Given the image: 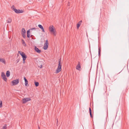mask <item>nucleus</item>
Wrapping results in <instances>:
<instances>
[{"mask_svg": "<svg viewBox=\"0 0 129 129\" xmlns=\"http://www.w3.org/2000/svg\"><path fill=\"white\" fill-rule=\"evenodd\" d=\"M41 29L42 30V31L43 32H44V33L45 32V31L44 30V28L43 27H42V28Z\"/></svg>", "mask_w": 129, "mask_h": 129, "instance_id": "nucleus-28", "label": "nucleus"}, {"mask_svg": "<svg viewBox=\"0 0 129 129\" xmlns=\"http://www.w3.org/2000/svg\"><path fill=\"white\" fill-rule=\"evenodd\" d=\"M100 53L101 52H100L99 53V56H100Z\"/></svg>", "mask_w": 129, "mask_h": 129, "instance_id": "nucleus-33", "label": "nucleus"}, {"mask_svg": "<svg viewBox=\"0 0 129 129\" xmlns=\"http://www.w3.org/2000/svg\"><path fill=\"white\" fill-rule=\"evenodd\" d=\"M38 26L41 29L43 27L42 26L41 24H39L38 25Z\"/></svg>", "mask_w": 129, "mask_h": 129, "instance_id": "nucleus-25", "label": "nucleus"}, {"mask_svg": "<svg viewBox=\"0 0 129 129\" xmlns=\"http://www.w3.org/2000/svg\"><path fill=\"white\" fill-rule=\"evenodd\" d=\"M42 67V65H41V67H40L41 68Z\"/></svg>", "mask_w": 129, "mask_h": 129, "instance_id": "nucleus-34", "label": "nucleus"}, {"mask_svg": "<svg viewBox=\"0 0 129 129\" xmlns=\"http://www.w3.org/2000/svg\"><path fill=\"white\" fill-rule=\"evenodd\" d=\"M82 22V21L81 20L79 21L78 23L77 24V27L78 29V28L80 26Z\"/></svg>", "mask_w": 129, "mask_h": 129, "instance_id": "nucleus-12", "label": "nucleus"}, {"mask_svg": "<svg viewBox=\"0 0 129 129\" xmlns=\"http://www.w3.org/2000/svg\"><path fill=\"white\" fill-rule=\"evenodd\" d=\"M61 62V58H60V59L59 60L58 64V67L55 72V73H59L61 70V65L60 64Z\"/></svg>", "mask_w": 129, "mask_h": 129, "instance_id": "nucleus-2", "label": "nucleus"}, {"mask_svg": "<svg viewBox=\"0 0 129 129\" xmlns=\"http://www.w3.org/2000/svg\"><path fill=\"white\" fill-rule=\"evenodd\" d=\"M15 10V11L14 12L16 13H21L23 12V11L22 10H17V9Z\"/></svg>", "mask_w": 129, "mask_h": 129, "instance_id": "nucleus-8", "label": "nucleus"}, {"mask_svg": "<svg viewBox=\"0 0 129 129\" xmlns=\"http://www.w3.org/2000/svg\"><path fill=\"white\" fill-rule=\"evenodd\" d=\"M99 53L100 52H101V48H100V47L99 48Z\"/></svg>", "mask_w": 129, "mask_h": 129, "instance_id": "nucleus-29", "label": "nucleus"}, {"mask_svg": "<svg viewBox=\"0 0 129 129\" xmlns=\"http://www.w3.org/2000/svg\"><path fill=\"white\" fill-rule=\"evenodd\" d=\"M68 6H70V3L69 2L68 3Z\"/></svg>", "mask_w": 129, "mask_h": 129, "instance_id": "nucleus-32", "label": "nucleus"}, {"mask_svg": "<svg viewBox=\"0 0 129 129\" xmlns=\"http://www.w3.org/2000/svg\"><path fill=\"white\" fill-rule=\"evenodd\" d=\"M11 8L12 9V10H14V11H15V10H16V9L15 7L14 6V5L12 7H11Z\"/></svg>", "mask_w": 129, "mask_h": 129, "instance_id": "nucleus-23", "label": "nucleus"}, {"mask_svg": "<svg viewBox=\"0 0 129 129\" xmlns=\"http://www.w3.org/2000/svg\"><path fill=\"white\" fill-rule=\"evenodd\" d=\"M26 59H23V63H24L25 62V60H26Z\"/></svg>", "mask_w": 129, "mask_h": 129, "instance_id": "nucleus-31", "label": "nucleus"}, {"mask_svg": "<svg viewBox=\"0 0 129 129\" xmlns=\"http://www.w3.org/2000/svg\"><path fill=\"white\" fill-rule=\"evenodd\" d=\"M35 50L36 52L38 53H40L41 52V50L39 49L36 46L35 47Z\"/></svg>", "mask_w": 129, "mask_h": 129, "instance_id": "nucleus-9", "label": "nucleus"}, {"mask_svg": "<svg viewBox=\"0 0 129 129\" xmlns=\"http://www.w3.org/2000/svg\"><path fill=\"white\" fill-rule=\"evenodd\" d=\"M2 129L1 128V129Z\"/></svg>", "mask_w": 129, "mask_h": 129, "instance_id": "nucleus-37", "label": "nucleus"}, {"mask_svg": "<svg viewBox=\"0 0 129 129\" xmlns=\"http://www.w3.org/2000/svg\"><path fill=\"white\" fill-rule=\"evenodd\" d=\"M18 53L20 54L22 56V57L25 54L23 52H20V51H18Z\"/></svg>", "mask_w": 129, "mask_h": 129, "instance_id": "nucleus-16", "label": "nucleus"}, {"mask_svg": "<svg viewBox=\"0 0 129 129\" xmlns=\"http://www.w3.org/2000/svg\"><path fill=\"white\" fill-rule=\"evenodd\" d=\"M37 28H31L30 30H36Z\"/></svg>", "mask_w": 129, "mask_h": 129, "instance_id": "nucleus-26", "label": "nucleus"}, {"mask_svg": "<svg viewBox=\"0 0 129 129\" xmlns=\"http://www.w3.org/2000/svg\"><path fill=\"white\" fill-rule=\"evenodd\" d=\"M22 58H23V59H26V58H27V56L25 54L22 57Z\"/></svg>", "mask_w": 129, "mask_h": 129, "instance_id": "nucleus-20", "label": "nucleus"}, {"mask_svg": "<svg viewBox=\"0 0 129 129\" xmlns=\"http://www.w3.org/2000/svg\"><path fill=\"white\" fill-rule=\"evenodd\" d=\"M49 31L51 34L55 36L56 34V31L53 25L50 26L49 27Z\"/></svg>", "mask_w": 129, "mask_h": 129, "instance_id": "nucleus-1", "label": "nucleus"}, {"mask_svg": "<svg viewBox=\"0 0 129 129\" xmlns=\"http://www.w3.org/2000/svg\"><path fill=\"white\" fill-rule=\"evenodd\" d=\"M22 41H23V42L22 43L23 44V45L24 46H26V44L24 41L23 40H22Z\"/></svg>", "mask_w": 129, "mask_h": 129, "instance_id": "nucleus-27", "label": "nucleus"}, {"mask_svg": "<svg viewBox=\"0 0 129 129\" xmlns=\"http://www.w3.org/2000/svg\"><path fill=\"white\" fill-rule=\"evenodd\" d=\"M24 79L25 82V85L26 86H28L29 85L28 84V81L25 77H24Z\"/></svg>", "mask_w": 129, "mask_h": 129, "instance_id": "nucleus-10", "label": "nucleus"}, {"mask_svg": "<svg viewBox=\"0 0 129 129\" xmlns=\"http://www.w3.org/2000/svg\"><path fill=\"white\" fill-rule=\"evenodd\" d=\"M30 29L29 30L27 31V37L28 38L30 37Z\"/></svg>", "mask_w": 129, "mask_h": 129, "instance_id": "nucleus-14", "label": "nucleus"}, {"mask_svg": "<svg viewBox=\"0 0 129 129\" xmlns=\"http://www.w3.org/2000/svg\"><path fill=\"white\" fill-rule=\"evenodd\" d=\"M19 82V79H17L16 80H13L12 81V83H13V85H17L18 83Z\"/></svg>", "mask_w": 129, "mask_h": 129, "instance_id": "nucleus-4", "label": "nucleus"}, {"mask_svg": "<svg viewBox=\"0 0 129 129\" xmlns=\"http://www.w3.org/2000/svg\"><path fill=\"white\" fill-rule=\"evenodd\" d=\"M12 21V19L10 18H9L7 20V23H10Z\"/></svg>", "mask_w": 129, "mask_h": 129, "instance_id": "nucleus-17", "label": "nucleus"}, {"mask_svg": "<svg viewBox=\"0 0 129 129\" xmlns=\"http://www.w3.org/2000/svg\"><path fill=\"white\" fill-rule=\"evenodd\" d=\"M7 124H5L4 126H3V128L2 129H6L7 128Z\"/></svg>", "mask_w": 129, "mask_h": 129, "instance_id": "nucleus-22", "label": "nucleus"}, {"mask_svg": "<svg viewBox=\"0 0 129 129\" xmlns=\"http://www.w3.org/2000/svg\"><path fill=\"white\" fill-rule=\"evenodd\" d=\"M35 84L36 87L38 86L39 85V83L38 82H35Z\"/></svg>", "mask_w": 129, "mask_h": 129, "instance_id": "nucleus-19", "label": "nucleus"}, {"mask_svg": "<svg viewBox=\"0 0 129 129\" xmlns=\"http://www.w3.org/2000/svg\"><path fill=\"white\" fill-rule=\"evenodd\" d=\"M57 122H58V120H57Z\"/></svg>", "mask_w": 129, "mask_h": 129, "instance_id": "nucleus-35", "label": "nucleus"}, {"mask_svg": "<svg viewBox=\"0 0 129 129\" xmlns=\"http://www.w3.org/2000/svg\"><path fill=\"white\" fill-rule=\"evenodd\" d=\"M20 60V59H18L17 60V63H18L19 61Z\"/></svg>", "mask_w": 129, "mask_h": 129, "instance_id": "nucleus-30", "label": "nucleus"}, {"mask_svg": "<svg viewBox=\"0 0 129 129\" xmlns=\"http://www.w3.org/2000/svg\"><path fill=\"white\" fill-rule=\"evenodd\" d=\"M89 112L90 113V116L91 117V118H92V111H91V109L90 108V107L89 108Z\"/></svg>", "mask_w": 129, "mask_h": 129, "instance_id": "nucleus-15", "label": "nucleus"}, {"mask_svg": "<svg viewBox=\"0 0 129 129\" xmlns=\"http://www.w3.org/2000/svg\"><path fill=\"white\" fill-rule=\"evenodd\" d=\"M2 62L4 64H6L5 60L4 58H0V62Z\"/></svg>", "mask_w": 129, "mask_h": 129, "instance_id": "nucleus-11", "label": "nucleus"}, {"mask_svg": "<svg viewBox=\"0 0 129 129\" xmlns=\"http://www.w3.org/2000/svg\"><path fill=\"white\" fill-rule=\"evenodd\" d=\"M1 77L5 81H7V79L6 76L4 72H2L1 73Z\"/></svg>", "mask_w": 129, "mask_h": 129, "instance_id": "nucleus-5", "label": "nucleus"}, {"mask_svg": "<svg viewBox=\"0 0 129 129\" xmlns=\"http://www.w3.org/2000/svg\"><path fill=\"white\" fill-rule=\"evenodd\" d=\"M10 72L9 71H7L6 73V75L7 77H9L10 76Z\"/></svg>", "mask_w": 129, "mask_h": 129, "instance_id": "nucleus-13", "label": "nucleus"}, {"mask_svg": "<svg viewBox=\"0 0 129 129\" xmlns=\"http://www.w3.org/2000/svg\"><path fill=\"white\" fill-rule=\"evenodd\" d=\"M31 99L30 98H23L22 99L23 103L24 104L26 102L30 100Z\"/></svg>", "mask_w": 129, "mask_h": 129, "instance_id": "nucleus-6", "label": "nucleus"}, {"mask_svg": "<svg viewBox=\"0 0 129 129\" xmlns=\"http://www.w3.org/2000/svg\"><path fill=\"white\" fill-rule=\"evenodd\" d=\"M26 31L25 29L24 28H22V29L21 33H25Z\"/></svg>", "mask_w": 129, "mask_h": 129, "instance_id": "nucleus-18", "label": "nucleus"}, {"mask_svg": "<svg viewBox=\"0 0 129 129\" xmlns=\"http://www.w3.org/2000/svg\"><path fill=\"white\" fill-rule=\"evenodd\" d=\"M2 107V101H0V108H1Z\"/></svg>", "mask_w": 129, "mask_h": 129, "instance_id": "nucleus-24", "label": "nucleus"}, {"mask_svg": "<svg viewBox=\"0 0 129 129\" xmlns=\"http://www.w3.org/2000/svg\"><path fill=\"white\" fill-rule=\"evenodd\" d=\"M76 68L79 71H80L81 70V68L79 62L77 65L76 66Z\"/></svg>", "mask_w": 129, "mask_h": 129, "instance_id": "nucleus-7", "label": "nucleus"}, {"mask_svg": "<svg viewBox=\"0 0 129 129\" xmlns=\"http://www.w3.org/2000/svg\"><path fill=\"white\" fill-rule=\"evenodd\" d=\"M49 44L48 40H46L45 41V42L44 43V46L43 47V48L44 50H46Z\"/></svg>", "mask_w": 129, "mask_h": 129, "instance_id": "nucleus-3", "label": "nucleus"}, {"mask_svg": "<svg viewBox=\"0 0 129 129\" xmlns=\"http://www.w3.org/2000/svg\"><path fill=\"white\" fill-rule=\"evenodd\" d=\"M22 35L24 38H26V34L25 33H21Z\"/></svg>", "mask_w": 129, "mask_h": 129, "instance_id": "nucleus-21", "label": "nucleus"}, {"mask_svg": "<svg viewBox=\"0 0 129 129\" xmlns=\"http://www.w3.org/2000/svg\"><path fill=\"white\" fill-rule=\"evenodd\" d=\"M39 129H40V127H39Z\"/></svg>", "mask_w": 129, "mask_h": 129, "instance_id": "nucleus-36", "label": "nucleus"}]
</instances>
